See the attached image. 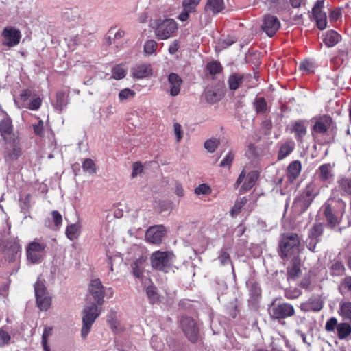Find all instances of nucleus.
Returning <instances> with one entry per match:
<instances>
[{
    "label": "nucleus",
    "instance_id": "obj_1",
    "mask_svg": "<svg viewBox=\"0 0 351 351\" xmlns=\"http://www.w3.org/2000/svg\"><path fill=\"white\" fill-rule=\"evenodd\" d=\"M319 194V186L313 182H309L295 198L292 206L293 212L297 215L304 213Z\"/></svg>",
    "mask_w": 351,
    "mask_h": 351
},
{
    "label": "nucleus",
    "instance_id": "obj_2",
    "mask_svg": "<svg viewBox=\"0 0 351 351\" xmlns=\"http://www.w3.org/2000/svg\"><path fill=\"white\" fill-rule=\"evenodd\" d=\"M280 256L282 259L295 256L300 252V241L297 234H284L279 242Z\"/></svg>",
    "mask_w": 351,
    "mask_h": 351
},
{
    "label": "nucleus",
    "instance_id": "obj_3",
    "mask_svg": "<svg viewBox=\"0 0 351 351\" xmlns=\"http://www.w3.org/2000/svg\"><path fill=\"white\" fill-rule=\"evenodd\" d=\"M332 200L328 199L322 206L323 214L326 218L328 226L335 228L339 225L345 213L346 203L341 199H338V208L335 209L332 206Z\"/></svg>",
    "mask_w": 351,
    "mask_h": 351
},
{
    "label": "nucleus",
    "instance_id": "obj_4",
    "mask_svg": "<svg viewBox=\"0 0 351 351\" xmlns=\"http://www.w3.org/2000/svg\"><path fill=\"white\" fill-rule=\"evenodd\" d=\"M150 27L154 30L156 37L159 40L168 39L178 29L177 23L173 19L152 21Z\"/></svg>",
    "mask_w": 351,
    "mask_h": 351
},
{
    "label": "nucleus",
    "instance_id": "obj_5",
    "mask_svg": "<svg viewBox=\"0 0 351 351\" xmlns=\"http://www.w3.org/2000/svg\"><path fill=\"white\" fill-rule=\"evenodd\" d=\"M175 256L171 251H156L150 257L151 265L153 268L168 272L172 267Z\"/></svg>",
    "mask_w": 351,
    "mask_h": 351
},
{
    "label": "nucleus",
    "instance_id": "obj_6",
    "mask_svg": "<svg viewBox=\"0 0 351 351\" xmlns=\"http://www.w3.org/2000/svg\"><path fill=\"white\" fill-rule=\"evenodd\" d=\"M101 308H99L96 304H92L90 306H86L82 312V327L81 336L82 339H86L90 331L92 325L95 319L99 316Z\"/></svg>",
    "mask_w": 351,
    "mask_h": 351
},
{
    "label": "nucleus",
    "instance_id": "obj_7",
    "mask_svg": "<svg viewBox=\"0 0 351 351\" xmlns=\"http://www.w3.org/2000/svg\"><path fill=\"white\" fill-rule=\"evenodd\" d=\"M295 312L293 306L287 302H273L268 308L270 318L273 320L285 319L292 317Z\"/></svg>",
    "mask_w": 351,
    "mask_h": 351
},
{
    "label": "nucleus",
    "instance_id": "obj_8",
    "mask_svg": "<svg viewBox=\"0 0 351 351\" xmlns=\"http://www.w3.org/2000/svg\"><path fill=\"white\" fill-rule=\"evenodd\" d=\"M325 330L327 332H335L341 340L346 339L351 335V325L347 322L338 323L336 317H330L326 323Z\"/></svg>",
    "mask_w": 351,
    "mask_h": 351
},
{
    "label": "nucleus",
    "instance_id": "obj_9",
    "mask_svg": "<svg viewBox=\"0 0 351 351\" xmlns=\"http://www.w3.org/2000/svg\"><path fill=\"white\" fill-rule=\"evenodd\" d=\"M47 245L44 242L34 240L30 242L26 247L27 259L32 264L41 262L45 255Z\"/></svg>",
    "mask_w": 351,
    "mask_h": 351
},
{
    "label": "nucleus",
    "instance_id": "obj_10",
    "mask_svg": "<svg viewBox=\"0 0 351 351\" xmlns=\"http://www.w3.org/2000/svg\"><path fill=\"white\" fill-rule=\"evenodd\" d=\"M183 332L189 340L193 343L197 341L199 338V327L194 319L189 317H183L180 320Z\"/></svg>",
    "mask_w": 351,
    "mask_h": 351
},
{
    "label": "nucleus",
    "instance_id": "obj_11",
    "mask_svg": "<svg viewBox=\"0 0 351 351\" xmlns=\"http://www.w3.org/2000/svg\"><path fill=\"white\" fill-rule=\"evenodd\" d=\"M0 134L5 143L15 141L19 138L14 132L12 121L6 113L0 121Z\"/></svg>",
    "mask_w": 351,
    "mask_h": 351
},
{
    "label": "nucleus",
    "instance_id": "obj_12",
    "mask_svg": "<svg viewBox=\"0 0 351 351\" xmlns=\"http://www.w3.org/2000/svg\"><path fill=\"white\" fill-rule=\"evenodd\" d=\"M3 38L2 45L8 47L16 46L21 40V31L14 27H5L1 34Z\"/></svg>",
    "mask_w": 351,
    "mask_h": 351
},
{
    "label": "nucleus",
    "instance_id": "obj_13",
    "mask_svg": "<svg viewBox=\"0 0 351 351\" xmlns=\"http://www.w3.org/2000/svg\"><path fill=\"white\" fill-rule=\"evenodd\" d=\"M3 254L5 259L10 262H15L21 258V247L16 239L8 241L4 246Z\"/></svg>",
    "mask_w": 351,
    "mask_h": 351
},
{
    "label": "nucleus",
    "instance_id": "obj_14",
    "mask_svg": "<svg viewBox=\"0 0 351 351\" xmlns=\"http://www.w3.org/2000/svg\"><path fill=\"white\" fill-rule=\"evenodd\" d=\"M83 14L77 9H66L62 15L64 23L69 27L83 25L85 23Z\"/></svg>",
    "mask_w": 351,
    "mask_h": 351
},
{
    "label": "nucleus",
    "instance_id": "obj_15",
    "mask_svg": "<svg viewBox=\"0 0 351 351\" xmlns=\"http://www.w3.org/2000/svg\"><path fill=\"white\" fill-rule=\"evenodd\" d=\"M166 232V229L162 225H157L150 227L145 232V239L153 244H159L162 242Z\"/></svg>",
    "mask_w": 351,
    "mask_h": 351
},
{
    "label": "nucleus",
    "instance_id": "obj_16",
    "mask_svg": "<svg viewBox=\"0 0 351 351\" xmlns=\"http://www.w3.org/2000/svg\"><path fill=\"white\" fill-rule=\"evenodd\" d=\"M324 0L317 1L312 8L313 17L316 21L317 26L320 30L324 29L327 26L326 14L322 11Z\"/></svg>",
    "mask_w": 351,
    "mask_h": 351
},
{
    "label": "nucleus",
    "instance_id": "obj_17",
    "mask_svg": "<svg viewBox=\"0 0 351 351\" xmlns=\"http://www.w3.org/2000/svg\"><path fill=\"white\" fill-rule=\"evenodd\" d=\"M88 290L96 304L101 305L104 301L105 292L104 287L102 285L101 280L99 278L92 280Z\"/></svg>",
    "mask_w": 351,
    "mask_h": 351
},
{
    "label": "nucleus",
    "instance_id": "obj_18",
    "mask_svg": "<svg viewBox=\"0 0 351 351\" xmlns=\"http://www.w3.org/2000/svg\"><path fill=\"white\" fill-rule=\"evenodd\" d=\"M280 26V23L278 18L269 15L265 17L262 29L269 37H271L279 29Z\"/></svg>",
    "mask_w": 351,
    "mask_h": 351
},
{
    "label": "nucleus",
    "instance_id": "obj_19",
    "mask_svg": "<svg viewBox=\"0 0 351 351\" xmlns=\"http://www.w3.org/2000/svg\"><path fill=\"white\" fill-rule=\"evenodd\" d=\"M10 145V147H7L4 154V158L7 162H11L16 160L21 155V147L19 138L15 141L6 143Z\"/></svg>",
    "mask_w": 351,
    "mask_h": 351
},
{
    "label": "nucleus",
    "instance_id": "obj_20",
    "mask_svg": "<svg viewBox=\"0 0 351 351\" xmlns=\"http://www.w3.org/2000/svg\"><path fill=\"white\" fill-rule=\"evenodd\" d=\"M323 308L322 302L318 298H311L307 301L300 304V308L303 312H318Z\"/></svg>",
    "mask_w": 351,
    "mask_h": 351
},
{
    "label": "nucleus",
    "instance_id": "obj_21",
    "mask_svg": "<svg viewBox=\"0 0 351 351\" xmlns=\"http://www.w3.org/2000/svg\"><path fill=\"white\" fill-rule=\"evenodd\" d=\"M168 82L170 86V95L173 97L178 95L182 83L181 77L178 74L171 73L168 76Z\"/></svg>",
    "mask_w": 351,
    "mask_h": 351
},
{
    "label": "nucleus",
    "instance_id": "obj_22",
    "mask_svg": "<svg viewBox=\"0 0 351 351\" xmlns=\"http://www.w3.org/2000/svg\"><path fill=\"white\" fill-rule=\"evenodd\" d=\"M132 77L136 79H143L152 75V69L150 64H139L132 68Z\"/></svg>",
    "mask_w": 351,
    "mask_h": 351
},
{
    "label": "nucleus",
    "instance_id": "obj_23",
    "mask_svg": "<svg viewBox=\"0 0 351 351\" xmlns=\"http://www.w3.org/2000/svg\"><path fill=\"white\" fill-rule=\"evenodd\" d=\"M332 119L330 117H322L315 122L313 130L317 133H324L330 127Z\"/></svg>",
    "mask_w": 351,
    "mask_h": 351
},
{
    "label": "nucleus",
    "instance_id": "obj_24",
    "mask_svg": "<svg viewBox=\"0 0 351 351\" xmlns=\"http://www.w3.org/2000/svg\"><path fill=\"white\" fill-rule=\"evenodd\" d=\"M307 124L303 121H297L293 124L291 131L295 133V137L298 141H302L306 134Z\"/></svg>",
    "mask_w": 351,
    "mask_h": 351
},
{
    "label": "nucleus",
    "instance_id": "obj_25",
    "mask_svg": "<svg viewBox=\"0 0 351 351\" xmlns=\"http://www.w3.org/2000/svg\"><path fill=\"white\" fill-rule=\"evenodd\" d=\"M301 171V163L296 160L291 162L287 167V178L293 182L299 176Z\"/></svg>",
    "mask_w": 351,
    "mask_h": 351
},
{
    "label": "nucleus",
    "instance_id": "obj_26",
    "mask_svg": "<svg viewBox=\"0 0 351 351\" xmlns=\"http://www.w3.org/2000/svg\"><path fill=\"white\" fill-rule=\"evenodd\" d=\"M244 74L239 73H233L230 75L228 80L229 88L232 90H235L239 88L243 83L244 78Z\"/></svg>",
    "mask_w": 351,
    "mask_h": 351
},
{
    "label": "nucleus",
    "instance_id": "obj_27",
    "mask_svg": "<svg viewBox=\"0 0 351 351\" xmlns=\"http://www.w3.org/2000/svg\"><path fill=\"white\" fill-rule=\"evenodd\" d=\"M341 36L335 31L330 30L326 33L323 41L326 47H332L341 40Z\"/></svg>",
    "mask_w": 351,
    "mask_h": 351
},
{
    "label": "nucleus",
    "instance_id": "obj_28",
    "mask_svg": "<svg viewBox=\"0 0 351 351\" xmlns=\"http://www.w3.org/2000/svg\"><path fill=\"white\" fill-rule=\"evenodd\" d=\"M224 9L223 0H208L205 6L206 12L217 14Z\"/></svg>",
    "mask_w": 351,
    "mask_h": 351
},
{
    "label": "nucleus",
    "instance_id": "obj_29",
    "mask_svg": "<svg viewBox=\"0 0 351 351\" xmlns=\"http://www.w3.org/2000/svg\"><path fill=\"white\" fill-rule=\"evenodd\" d=\"M318 175L322 181H328L332 178V166L329 163L322 165L318 169Z\"/></svg>",
    "mask_w": 351,
    "mask_h": 351
},
{
    "label": "nucleus",
    "instance_id": "obj_30",
    "mask_svg": "<svg viewBox=\"0 0 351 351\" xmlns=\"http://www.w3.org/2000/svg\"><path fill=\"white\" fill-rule=\"evenodd\" d=\"M144 263L145 259L140 258L132 264L133 274L136 278L142 279L144 271Z\"/></svg>",
    "mask_w": 351,
    "mask_h": 351
},
{
    "label": "nucleus",
    "instance_id": "obj_31",
    "mask_svg": "<svg viewBox=\"0 0 351 351\" xmlns=\"http://www.w3.org/2000/svg\"><path fill=\"white\" fill-rule=\"evenodd\" d=\"M81 230V225L79 223L71 224L67 226L66 235L69 239L73 241L78 238Z\"/></svg>",
    "mask_w": 351,
    "mask_h": 351
},
{
    "label": "nucleus",
    "instance_id": "obj_32",
    "mask_svg": "<svg viewBox=\"0 0 351 351\" xmlns=\"http://www.w3.org/2000/svg\"><path fill=\"white\" fill-rule=\"evenodd\" d=\"M339 314L345 320L351 324V302H343L340 304Z\"/></svg>",
    "mask_w": 351,
    "mask_h": 351
},
{
    "label": "nucleus",
    "instance_id": "obj_33",
    "mask_svg": "<svg viewBox=\"0 0 351 351\" xmlns=\"http://www.w3.org/2000/svg\"><path fill=\"white\" fill-rule=\"evenodd\" d=\"M53 334V327L49 326H45L44 330L42 335V346L45 351H51L50 346L48 344V339Z\"/></svg>",
    "mask_w": 351,
    "mask_h": 351
},
{
    "label": "nucleus",
    "instance_id": "obj_34",
    "mask_svg": "<svg viewBox=\"0 0 351 351\" xmlns=\"http://www.w3.org/2000/svg\"><path fill=\"white\" fill-rule=\"evenodd\" d=\"M337 187L342 193L351 195V178H343L339 180Z\"/></svg>",
    "mask_w": 351,
    "mask_h": 351
},
{
    "label": "nucleus",
    "instance_id": "obj_35",
    "mask_svg": "<svg viewBox=\"0 0 351 351\" xmlns=\"http://www.w3.org/2000/svg\"><path fill=\"white\" fill-rule=\"evenodd\" d=\"M247 202V199L246 197H243L237 199V201L234 203V205L230 211V215L232 217H235L236 216H237L240 213L242 208L245 205Z\"/></svg>",
    "mask_w": 351,
    "mask_h": 351
},
{
    "label": "nucleus",
    "instance_id": "obj_36",
    "mask_svg": "<svg viewBox=\"0 0 351 351\" xmlns=\"http://www.w3.org/2000/svg\"><path fill=\"white\" fill-rule=\"evenodd\" d=\"M7 326L0 328V347L8 346L11 340V336L9 333Z\"/></svg>",
    "mask_w": 351,
    "mask_h": 351
},
{
    "label": "nucleus",
    "instance_id": "obj_37",
    "mask_svg": "<svg viewBox=\"0 0 351 351\" xmlns=\"http://www.w3.org/2000/svg\"><path fill=\"white\" fill-rule=\"evenodd\" d=\"M38 307L41 311H47L51 304V298L49 295L36 298Z\"/></svg>",
    "mask_w": 351,
    "mask_h": 351
},
{
    "label": "nucleus",
    "instance_id": "obj_38",
    "mask_svg": "<svg viewBox=\"0 0 351 351\" xmlns=\"http://www.w3.org/2000/svg\"><path fill=\"white\" fill-rule=\"evenodd\" d=\"M34 292L36 299L49 295L43 282H42L40 279H38L34 285Z\"/></svg>",
    "mask_w": 351,
    "mask_h": 351
},
{
    "label": "nucleus",
    "instance_id": "obj_39",
    "mask_svg": "<svg viewBox=\"0 0 351 351\" xmlns=\"http://www.w3.org/2000/svg\"><path fill=\"white\" fill-rule=\"evenodd\" d=\"M112 73L114 79L121 80L126 75L127 69L122 64L116 65L112 68Z\"/></svg>",
    "mask_w": 351,
    "mask_h": 351
},
{
    "label": "nucleus",
    "instance_id": "obj_40",
    "mask_svg": "<svg viewBox=\"0 0 351 351\" xmlns=\"http://www.w3.org/2000/svg\"><path fill=\"white\" fill-rule=\"evenodd\" d=\"M323 225L321 223L314 224L309 231L310 239H318L323 233Z\"/></svg>",
    "mask_w": 351,
    "mask_h": 351
},
{
    "label": "nucleus",
    "instance_id": "obj_41",
    "mask_svg": "<svg viewBox=\"0 0 351 351\" xmlns=\"http://www.w3.org/2000/svg\"><path fill=\"white\" fill-rule=\"evenodd\" d=\"M257 173L255 171L249 173L242 187L245 190H249L253 187L257 179Z\"/></svg>",
    "mask_w": 351,
    "mask_h": 351
},
{
    "label": "nucleus",
    "instance_id": "obj_42",
    "mask_svg": "<svg viewBox=\"0 0 351 351\" xmlns=\"http://www.w3.org/2000/svg\"><path fill=\"white\" fill-rule=\"evenodd\" d=\"M83 171L90 175L96 173V165L93 160L90 158L85 159L82 163Z\"/></svg>",
    "mask_w": 351,
    "mask_h": 351
},
{
    "label": "nucleus",
    "instance_id": "obj_43",
    "mask_svg": "<svg viewBox=\"0 0 351 351\" xmlns=\"http://www.w3.org/2000/svg\"><path fill=\"white\" fill-rule=\"evenodd\" d=\"M254 108L257 113L264 114L267 111V102L263 97L256 99L254 102Z\"/></svg>",
    "mask_w": 351,
    "mask_h": 351
},
{
    "label": "nucleus",
    "instance_id": "obj_44",
    "mask_svg": "<svg viewBox=\"0 0 351 351\" xmlns=\"http://www.w3.org/2000/svg\"><path fill=\"white\" fill-rule=\"evenodd\" d=\"M136 93L134 90L126 88L119 92L118 97L120 101H123L133 99Z\"/></svg>",
    "mask_w": 351,
    "mask_h": 351
},
{
    "label": "nucleus",
    "instance_id": "obj_45",
    "mask_svg": "<svg viewBox=\"0 0 351 351\" xmlns=\"http://www.w3.org/2000/svg\"><path fill=\"white\" fill-rule=\"evenodd\" d=\"M205 99L210 104H215L221 99V96L214 90L209 89L205 93Z\"/></svg>",
    "mask_w": 351,
    "mask_h": 351
},
{
    "label": "nucleus",
    "instance_id": "obj_46",
    "mask_svg": "<svg viewBox=\"0 0 351 351\" xmlns=\"http://www.w3.org/2000/svg\"><path fill=\"white\" fill-rule=\"evenodd\" d=\"M300 269L298 265L293 264L291 267L287 268L288 280L295 279L300 274Z\"/></svg>",
    "mask_w": 351,
    "mask_h": 351
},
{
    "label": "nucleus",
    "instance_id": "obj_47",
    "mask_svg": "<svg viewBox=\"0 0 351 351\" xmlns=\"http://www.w3.org/2000/svg\"><path fill=\"white\" fill-rule=\"evenodd\" d=\"M146 293L152 303H155L158 300V294L154 286H148L146 289Z\"/></svg>",
    "mask_w": 351,
    "mask_h": 351
},
{
    "label": "nucleus",
    "instance_id": "obj_48",
    "mask_svg": "<svg viewBox=\"0 0 351 351\" xmlns=\"http://www.w3.org/2000/svg\"><path fill=\"white\" fill-rule=\"evenodd\" d=\"M207 70L211 75H215L219 73L222 67L219 62H212L207 64Z\"/></svg>",
    "mask_w": 351,
    "mask_h": 351
},
{
    "label": "nucleus",
    "instance_id": "obj_49",
    "mask_svg": "<svg viewBox=\"0 0 351 351\" xmlns=\"http://www.w3.org/2000/svg\"><path fill=\"white\" fill-rule=\"evenodd\" d=\"M332 274L333 276H341L344 273L345 268L341 262H335L331 266Z\"/></svg>",
    "mask_w": 351,
    "mask_h": 351
},
{
    "label": "nucleus",
    "instance_id": "obj_50",
    "mask_svg": "<svg viewBox=\"0 0 351 351\" xmlns=\"http://www.w3.org/2000/svg\"><path fill=\"white\" fill-rule=\"evenodd\" d=\"M293 147L288 143H285V144L282 145L280 147L279 152H278V158L282 159V158H285L293 151Z\"/></svg>",
    "mask_w": 351,
    "mask_h": 351
},
{
    "label": "nucleus",
    "instance_id": "obj_51",
    "mask_svg": "<svg viewBox=\"0 0 351 351\" xmlns=\"http://www.w3.org/2000/svg\"><path fill=\"white\" fill-rule=\"evenodd\" d=\"M157 47V43L154 40H147L144 45V51L149 55L153 54Z\"/></svg>",
    "mask_w": 351,
    "mask_h": 351
},
{
    "label": "nucleus",
    "instance_id": "obj_52",
    "mask_svg": "<svg viewBox=\"0 0 351 351\" xmlns=\"http://www.w3.org/2000/svg\"><path fill=\"white\" fill-rule=\"evenodd\" d=\"M339 289L341 293L345 291H351V276H347L343 279L339 286Z\"/></svg>",
    "mask_w": 351,
    "mask_h": 351
},
{
    "label": "nucleus",
    "instance_id": "obj_53",
    "mask_svg": "<svg viewBox=\"0 0 351 351\" xmlns=\"http://www.w3.org/2000/svg\"><path fill=\"white\" fill-rule=\"evenodd\" d=\"M219 142L217 139L212 138L207 140L204 143V147L209 152L213 153L215 151Z\"/></svg>",
    "mask_w": 351,
    "mask_h": 351
},
{
    "label": "nucleus",
    "instance_id": "obj_54",
    "mask_svg": "<svg viewBox=\"0 0 351 351\" xmlns=\"http://www.w3.org/2000/svg\"><path fill=\"white\" fill-rule=\"evenodd\" d=\"M301 294V291L296 288L287 289L285 291V298L289 300L298 298Z\"/></svg>",
    "mask_w": 351,
    "mask_h": 351
},
{
    "label": "nucleus",
    "instance_id": "obj_55",
    "mask_svg": "<svg viewBox=\"0 0 351 351\" xmlns=\"http://www.w3.org/2000/svg\"><path fill=\"white\" fill-rule=\"evenodd\" d=\"M195 193L198 195H208L211 193V188L207 184H202L195 188Z\"/></svg>",
    "mask_w": 351,
    "mask_h": 351
},
{
    "label": "nucleus",
    "instance_id": "obj_56",
    "mask_svg": "<svg viewBox=\"0 0 351 351\" xmlns=\"http://www.w3.org/2000/svg\"><path fill=\"white\" fill-rule=\"evenodd\" d=\"M51 217L56 229H59L62 223L61 214L57 210H53L51 212Z\"/></svg>",
    "mask_w": 351,
    "mask_h": 351
},
{
    "label": "nucleus",
    "instance_id": "obj_57",
    "mask_svg": "<svg viewBox=\"0 0 351 351\" xmlns=\"http://www.w3.org/2000/svg\"><path fill=\"white\" fill-rule=\"evenodd\" d=\"M218 259L222 265H227L231 262L230 254L223 250L219 252Z\"/></svg>",
    "mask_w": 351,
    "mask_h": 351
},
{
    "label": "nucleus",
    "instance_id": "obj_58",
    "mask_svg": "<svg viewBox=\"0 0 351 351\" xmlns=\"http://www.w3.org/2000/svg\"><path fill=\"white\" fill-rule=\"evenodd\" d=\"M234 155L232 152H229L226 157L221 161L220 166L221 167L230 168L234 160Z\"/></svg>",
    "mask_w": 351,
    "mask_h": 351
},
{
    "label": "nucleus",
    "instance_id": "obj_59",
    "mask_svg": "<svg viewBox=\"0 0 351 351\" xmlns=\"http://www.w3.org/2000/svg\"><path fill=\"white\" fill-rule=\"evenodd\" d=\"M200 1L201 0H184L182 3L183 8L186 10L194 11Z\"/></svg>",
    "mask_w": 351,
    "mask_h": 351
},
{
    "label": "nucleus",
    "instance_id": "obj_60",
    "mask_svg": "<svg viewBox=\"0 0 351 351\" xmlns=\"http://www.w3.org/2000/svg\"><path fill=\"white\" fill-rule=\"evenodd\" d=\"M34 132L37 136H42L44 134V123L42 120H39L38 122L32 125Z\"/></svg>",
    "mask_w": 351,
    "mask_h": 351
},
{
    "label": "nucleus",
    "instance_id": "obj_61",
    "mask_svg": "<svg viewBox=\"0 0 351 351\" xmlns=\"http://www.w3.org/2000/svg\"><path fill=\"white\" fill-rule=\"evenodd\" d=\"M42 104V100L39 97H37L36 98H34L28 104L27 106V108L32 110H38Z\"/></svg>",
    "mask_w": 351,
    "mask_h": 351
},
{
    "label": "nucleus",
    "instance_id": "obj_62",
    "mask_svg": "<svg viewBox=\"0 0 351 351\" xmlns=\"http://www.w3.org/2000/svg\"><path fill=\"white\" fill-rule=\"evenodd\" d=\"M173 130H174V134L176 135V141L180 142L181 141V139L182 138V134H183V131L182 130L181 125L178 123H175L173 124Z\"/></svg>",
    "mask_w": 351,
    "mask_h": 351
},
{
    "label": "nucleus",
    "instance_id": "obj_63",
    "mask_svg": "<svg viewBox=\"0 0 351 351\" xmlns=\"http://www.w3.org/2000/svg\"><path fill=\"white\" fill-rule=\"evenodd\" d=\"M109 36L111 35H113V39L114 40H119L124 37L125 32L123 29H118L116 32H114V29L112 28L110 29L109 32Z\"/></svg>",
    "mask_w": 351,
    "mask_h": 351
},
{
    "label": "nucleus",
    "instance_id": "obj_64",
    "mask_svg": "<svg viewBox=\"0 0 351 351\" xmlns=\"http://www.w3.org/2000/svg\"><path fill=\"white\" fill-rule=\"evenodd\" d=\"M143 171V166L141 162H135L132 166V177L135 178Z\"/></svg>",
    "mask_w": 351,
    "mask_h": 351
}]
</instances>
